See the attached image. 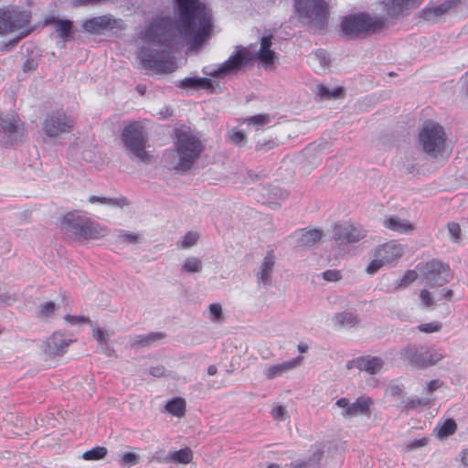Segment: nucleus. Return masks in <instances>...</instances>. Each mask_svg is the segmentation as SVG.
I'll return each mask as SVG.
<instances>
[{"instance_id":"f257e3e1","label":"nucleus","mask_w":468,"mask_h":468,"mask_svg":"<svg viewBox=\"0 0 468 468\" xmlns=\"http://www.w3.org/2000/svg\"><path fill=\"white\" fill-rule=\"evenodd\" d=\"M178 15L174 22L171 17L155 18L146 29L144 45L137 57L144 69L156 73H171L176 64L171 49L180 37L192 48H198L210 37L211 12L199 0H176Z\"/></svg>"},{"instance_id":"f03ea898","label":"nucleus","mask_w":468,"mask_h":468,"mask_svg":"<svg viewBox=\"0 0 468 468\" xmlns=\"http://www.w3.org/2000/svg\"><path fill=\"white\" fill-rule=\"evenodd\" d=\"M204 149L200 138L190 130L176 131L175 151L165 156L171 158L170 163L176 171L186 172L192 168Z\"/></svg>"},{"instance_id":"7ed1b4c3","label":"nucleus","mask_w":468,"mask_h":468,"mask_svg":"<svg viewBox=\"0 0 468 468\" xmlns=\"http://www.w3.org/2000/svg\"><path fill=\"white\" fill-rule=\"evenodd\" d=\"M121 141L131 158H137L144 163L150 161V155L146 151L147 133L139 122H133L122 129Z\"/></svg>"},{"instance_id":"20e7f679","label":"nucleus","mask_w":468,"mask_h":468,"mask_svg":"<svg viewBox=\"0 0 468 468\" xmlns=\"http://www.w3.org/2000/svg\"><path fill=\"white\" fill-rule=\"evenodd\" d=\"M385 20L366 13L346 16L342 21L344 34L351 38L364 37L382 30Z\"/></svg>"},{"instance_id":"39448f33","label":"nucleus","mask_w":468,"mask_h":468,"mask_svg":"<svg viewBox=\"0 0 468 468\" xmlns=\"http://www.w3.org/2000/svg\"><path fill=\"white\" fill-rule=\"evenodd\" d=\"M419 144L424 153L432 158L441 156L445 152L446 133L444 128L436 122H424L419 133Z\"/></svg>"},{"instance_id":"423d86ee","label":"nucleus","mask_w":468,"mask_h":468,"mask_svg":"<svg viewBox=\"0 0 468 468\" xmlns=\"http://www.w3.org/2000/svg\"><path fill=\"white\" fill-rule=\"evenodd\" d=\"M399 355L403 361L416 368L432 367L443 358V355L433 348L412 344L403 347Z\"/></svg>"},{"instance_id":"0eeeda50","label":"nucleus","mask_w":468,"mask_h":468,"mask_svg":"<svg viewBox=\"0 0 468 468\" xmlns=\"http://www.w3.org/2000/svg\"><path fill=\"white\" fill-rule=\"evenodd\" d=\"M295 10L303 23L322 28L327 18L324 0H295Z\"/></svg>"},{"instance_id":"6e6552de","label":"nucleus","mask_w":468,"mask_h":468,"mask_svg":"<svg viewBox=\"0 0 468 468\" xmlns=\"http://www.w3.org/2000/svg\"><path fill=\"white\" fill-rule=\"evenodd\" d=\"M253 58L254 56L249 49L238 47L236 51L225 62L221 63L217 69L208 70L204 69L203 73L214 78H225L237 74L239 69Z\"/></svg>"},{"instance_id":"1a4fd4ad","label":"nucleus","mask_w":468,"mask_h":468,"mask_svg":"<svg viewBox=\"0 0 468 468\" xmlns=\"http://www.w3.org/2000/svg\"><path fill=\"white\" fill-rule=\"evenodd\" d=\"M425 280L431 286H442L452 278L450 266L437 260H432L425 265Z\"/></svg>"},{"instance_id":"9d476101","label":"nucleus","mask_w":468,"mask_h":468,"mask_svg":"<svg viewBox=\"0 0 468 468\" xmlns=\"http://www.w3.org/2000/svg\"><path fill=\"white\" fill-rule=\"evenodd\" d=\"M42 126L48 137H57L63 133L70 132L73 126V120L64 112H57L48 115Z\"/></svg>"},{"instance_id":"9b49d317","label":"nucleus","mask_w":468,"mask_h":468,"mask_svg":"<svg viewBox=\"0 0 468 468\" xmlns=\"http://www.w3.org/2000/svg\"><path fill=\"white\" fill-rule=\"evenodd\" d=\"M367 235V231L358 225L343 224L337 225L334 229L333 239L339 244H348L358 242Z\"/></svg>"},{"instance_id":"f8f14e48","label":"nucleus","mask_w":468,"mask_h":468,"mask_svg":"<svg viewBox=\"0 0 468 468\" xmlns=\"http://www.w3.org/2000/svg\"><path fill=\"white\" fill-rule=\"evenodd\" d=\"M372 400L369 398L360 397L355 402L350 403L346 398H341L336 400L335 405L343 409L342 416L351 419L359 415H367L369 412Z\"/></svg>"},{"instance_id":"ddd939ff","label":"nucleus","mask_w":468,"mask_h":468,"mask_svg":"<svg viewBox=\"0 0 468 468\" xmlns=\"http://www.w3.org/2000/svg\"><path fill=\"white\" fill-rule=\"evenodd\" d=\"M87 218H82L78 212L67 213L61 221L62 228L66 233L75 240H82L84 234V226Z\"/></svg>"},{"instance_id":"4468645a","label":"nucleus","mask_w":468,"mask_h":468,"mask_svg":"<svg viewBox=\"0 0 468 468\" xmlns=\"http://www.w3.org/2000/svg\"><path fill=\"white\" fill-rule=\"evenodd\" d=\"M72 342L69 336L61 333H54L43 344V350L50 356H60L66 352V348Z\"/></svg>"},{"instance_id":"2eb2a0df","label":"nucleus","mask_w":468,"mask_h":468,"mask_svg":"<svg viewBox=\"0 0 468 468\" xmlns=\"http://www.w3.org/2000/svg\"><path fill=\"white\" fill-rule=\"evenodd\" d=\"M8 12V22L10 24V33L19 31V38L27 36L31 29L29 28L30 24V13L28 11H7Z\"/></svg>"},{"instance_id":"dca6fc26","label":"nucleus","mask_w":468,"mask_h":468,"mask_svg":"<svg viewBox=\"0 0 468 468\" xmlns=\"http://www.w3.org/2000/svg\"><path fill=\"white\" fill-rule=\"evenodd\" d=\"M275 267V254L273 250L266 253L262 262L257 270H255V276L259 284L267 287L271 284V275Z\"/></svg>"},{"instance_id":"f3484780","label":"nucleus","mask_w":468,"mask_h":468,"mask_svg":"<svg viewBox=\"0 0 468 468\" xmlns=\"http://www.w3.org/2000/svg\"><path fill=\"white\" fill-rule=\"evenodd\" d=\"M356 367L360 371H366L370 375L380 372L384 366V360L379 356H360L347 363V368Z\"/></svg>"},{"instance_id":"a211bd4d","label":"nucleus","mask_w":468,"mask_h":468,"mask_svg":"<svg viewBox=\"0 0 468 468\" xmlns=\"http://www.w3.org/2000/svg\"><path fill=\"white\" fill-rule=\"evenodd\" d=\"M117 24L118 21L110 16H100L84 21L82 27L87 32L99 34L104 29L114 28Z\"/></svg>"},{"instance_id":"6ab92c4d","label":"nucleus","mask_w":468,"mask_h":468,"mask_svg":"<svg viewBox=\"0 0 468 468\" xmlns=\"http://www.w3.org/2000/svg\"><path fill=\"white\" fill-rule=\"evenodd\" d=\"M423 0H388L387 12L390 16H405L410 9H415Z\"/></svg>"},{"instance_id":"aec40b11","label":"nucleus","mask_w":468,"mask_h":468,"mask_svg":"<svg viewBox=\"0 0 468 468\" xmlns=\"http://www.w3.org/2000/svg\"><path fill=\"white\" fill-rule=\"evenodd\" d=\"M215 85L218 86L217 82L207 78L191 77L181 80L178 87L182 89L207 90L213 92Z\"/></svg>"},{"instance_id":"412c9836","label":"nucleus","mask_w":468,"mask_h":468,"mask_svg":"<svg viewBox=\"0 0 468 468\" xmlns=\"http://www.w3.org/2000/svg\"><path fill=\"white\" fill-rule=\"evenodd\" d=\"M376 253L388 264L403 255V247L400 244L388 242L378 249Z\"/></svg>"},{"instance_id":"4be33fe9","label":"nucleus","mask_w":468,"mask_h":468,"mask_svg":"<svg viewBox=\"0 0 468 468\" xmlns=\"http://www.w3.org/2000/svg\"><path fill=\"white\" fill-rule=\"evenodd\" d=\"M45 24H51L55 27L58 37L63 40H69L72 29V22L69 20H62L55 16L48 17L45 20Z\"/></svg>"},{"instance_id":"5701e85b","label":"nucleus","mask_w":468,"mask_h":468,"mask_svg":"<svg viewBox=\"0 0 468 468\" xmlns=\"http://www.w3.org/2000/svg\"><path fill=\"white\" fill-rule=\"evenodd\" d=\"M384 226L400 234H409L413 231L414 226L409 220L402 219L398 216H391L385 219Z\"/></svg>"},{"instance_id":"b1692460","label":"nucleus","mask_w":468,"mask_h":468,"mask_svg":"<svg viewBox=\"0 0 468 468\" xmlns=\"http://www.w3.org/2000/svg\"><path fill=\"white\" fill-rule=\"evenodd\" d=\"M330 63V55L324 49H318L309 57V64L315 72L324 71Z\"/></svg>"},{"instance_id":"393cba45","label":"nucleus","mask_w":468,"mask_h":468,"mask_svg":"<svg viewBox=\"0 0 468 468\" xmlns=\"http://www.w3.org/2000/svg\"><path fill=\"white\" fill-rule=\"evenodd\" d=\"M298 364V359L282 362L281 364L273 365L264 370V377L267 379H273L281 377L284 373L293 369Z\"/></svg>"},{"instance_id":"a878e982","label":"nucleus","mask_w":468,"mask_h":468,"mask_svg":"<svg viewBox=\"0 0 468 468\" xmlns=\"http://www.w3.org/2000/svg\"><path fill=\"white\" fill-rule=\"evenodd\" d=\"M322 238V232L318 229H310L301 231L300 237L297 239V247L301 249H307L313 247Z\"/></svg>"},{"instance_id":"bb28decb","label":"nucleus","mask_w":468,"mask_h":468,"mask_svg":"<svg viewBox=\"0 0 468 468\" xmlns=\"http://www.w3.org/2000/svg\"><path fill=\"white\" fill-rule=\"evenodd\" d=\"M165 337L162 332H153L147 335H136L131 342L133 347H146Z\"/></svg>"},{"instance_id":"cd10ccee","label":"nucleus","mask_w":468,"mask_h":468,"mask_svg":"<svg viewBox=\"0 0 468 468\" xmlns=\"http://www.w3.org/2000/svg\"><path fill=\"white\" fill-rule=\"evenodd\" d=\"M193 452L189 447H186L179 451L170 452L165 458V463H175L187 464L192 462Z\"/></svg>"},{"instance_id":"c85d7f7f","label":"nucleus","mask_w":468,"mask_h":468,"mask_svg":"<svg viewBox=\"0 0 468 468\" xmlns=\"http://www.w3.org/2000/svg\"><path fill=\"white\" fill-rule=\"evenodd\" d=\"M432 400L428 398H407L398 406L402 412L408 413L420 407H428L431 405Z\"/></svg>"},{"instance_id":"c756f323","label":"nucleus","mask_w":468,"mask_h":468,"mask_svg":"<svg viewBox=\"0 0 468 468\" xmlns=\"http://www.w3.org/2000/svg\"><path fill=\"white\" fill-rule=\"evenodd\" d=\"M106 232L107 230L105 228L87 218V221L84 226V234L82 236V240L100 239L101 237H104L106 235Z\"/></svg>"},{"instance_id":"7c9ffc66","label":"nucleus","mask_w":468,"mask_h":468,"mask_svg":"<svg viewBox=\"0 0 468 468\" xmlns=\"http://www.w3.org/2000/svg\"><path fill=\"white\" fill-rule=\"evenodd\" d=\"M334 322L335 325L342 327H354L358 324L359 319L353 313L341 312L335 315Z\"/></svg>"},{"instance_id":"2f4dec72","label":"nucleus","mask_w":468,"mask_h":468,"mask_svg":"<svg viewBox=\"0 0 468 468\" xmlns=\"http://www.w3.org/2000/svg\"><path fill=\"white\" fill-rule=\"evenodd\" d=\"M165 409L172 415L182 417L186 411V401L181 398H175L166 403Z\"/></svg>"},{"instance_id":"473e14b6","label":"nucleus","mask_w":468,"mask_h":468,"mask_svg":"<svg viewBox=\"0 0 468 468\" xmlns=\"http://www.w3.org/2000/svg\"><path fill=\"white\" fill-rule=\"evenodd\" d=\"M315 93L321 100L336 99L343 95L344 90L342 88L330 90L324 85H317Z\"/></svg>"},{"instance_id":"72a5a7b5","label":"nucleus","mask_w":468,"mask_h":468,"mask_svg":"<svg viewBox=\"0 0 468 468\" xmlns=\"http://www.w3.org/2000/svg\"><path fill=\"white\" fill-rule=\"evenodd\" d=\"M452 6V2H444L441 5L432 6V7H426L423 9L424 17L428 20L431 19V16H441L444 14H446Z\"/></svg>"},{"instance_id":"f704fd0d","label":"nucleus","mask_w":468,"mask_h":468,"mask_svg":"<svg viewBox=\"0 0 468 468\" xmlns=\"http://www.w3.org/2000/svg\"><path fill=\"white\" fill-rule=\"evenodd\" d=\"M264 191L266 194L263 195L268 197L271 203H275L276 200H284L289 196L286 190L274 186L264 188Z\"/></svg>"},{"instance_id":"c9c22d12","label":"nucleus","mask_w":468,"mask_h":468,"mask_svg":"<svg viewBox=\"0 0 468 468\" xmlns=\"http://www.w3.org/2000/svg\"><path fill=\"white\" fill-rule=\"evenodd\" d=\"M456 429V422L452 419H448L441 425H439L436 428L437 435L440 438H445L450 435H452L455 432Z\"/></svg>"},{"instance_id":"e433bc0d","label":"nucleus","mask_w":468,"mask_h":468,"mask_svg":"<svg viewBox=\"0 0 468 468\" xmlns=\"http://www.w3.org/2000/svg\"><path fill=\"white\" fill-rule=\"evenodd\" d=\"M107 449L102 446L94 447L91 450L85 452L82 458L87 461H98L105 457Z\"/></svg>"},{"instance_id":"4c0bfd02","label":"nucleus","mask_w":468,"mask_h":468,"mask_svg":"<svg viewBox=\"0 0 468 468\" xmlns=\"http://www.w3.org/2000/svg\"><path fill=\"white\" fill-rule=\"evenodd\" d=\"M89 201L90 203H100V204H107L110 206H125L127 205V200L125 198L116 199V198H106L103 197L90 196L89 197Z\"/></svg>"},{"instance_id":"58836bf2","label":"nucleus","mask_w":468,"mask_h":468,"mask_svg":"<svg viewBox=\"0 0 468 468\" xmlns=\"http://www.w3.org/2000/svg\"><path fill=\"white\" fill-rule=\"evenodd\" d=\"M182 270L186 272H200L202 271V262L196 257H189L186 260Z\"/></svg>"},{"instance_id":"ea45409f","label":"nucleus","mask_w":468,"mask_h":468,"mask_svg":"<svg viewBox=\"0 0 468 468\" xmlns=\"http://www.w3.org/2000/svg\"><path fill=\"white\" fill-rule=\"evenodd\" d=\"M253 56L258 58L265 66H268L272 64L275 53L271 48H266L259 49Z\"/></svg>"},{"instance_id":"a19ab883","label":"nucleus","mask_w":468,"mask_h":468,"mask_svg":"<svg viewBox=\"0 0 468 468\" xmlns=\"http://www.w3.org/2000/svg\"><path fill=\"white\" fill-rule=\"evenodd\" d=\"M246 122L248 125L261 126L271 122V116L269 114H257L248 118Z\"/></svg>"},{"instance_id":"79ce46f5","label":"nucleus","mask_w":468,"mask_h":468,"mask_svg":"<svg viewBox=\"0 0 468 468\" xmlns=\"http://www.w3.org/2000/svg\"><path fill=\"white\" fill-rule=\"evenodd\" d=\"M387 263L382 261L380 257L375 252L374 259L370 261L367 267V272L368 274H375L381 267Z\"/></svg>"},{"instance_id":"37998d69","label":"nucleus","mask_w":468,"mask_h":468,"mask_svg":"<svg viewBox=\"0 0 468 468\" xmlns=\"http://www.w3.org/2000/svg\"><path fill=\"white\" fill-rule=\"evenodd\" d=\"M418 278V274L415 271H407L403 277L399 280V287L405 288L411 284Z\"/></svg>"},{"instance_id":"c03bdc74","label":"nucleus","mask_w":468,"mask_h":468,"mask_svg":"<svg viewBox=\"0 0 468 468\" xmlns=\"http://www.w3.org/2000/svg\"><path fill=\"white\" fill-rule=\"evenodd\" d=\"M198 239L199 235L197 232L189 231L184 236L181 247L183 249L192 247L197 242Z\"/></svg>"},{"instance_id":"a18cd8bd","label":"nucleus","mask_w":468,"mask_h":468,"mask_svg":"<svg viewBox=\"0 0 468 468\" xmlns=\"http://www.w3.org/2000/svg\"><path fill=\"white\" fill-rule=\"evenodd\" d=\"M441 324L440 322H431L427 324H421L418 325V330L423 333H434L440 331Z\"/></svg>"},{"instance_id":"49530a36","label":"nucleus","mask_w":468,"mask_h":468,"mask_svg":"<svg viewBox=\"0 0 468 468\" xmlns=\"http://www.w3.org/2000/svg\"><path fill=\"white\" fill-rule=\"evenodd\" d=\"M10 28L8 12L0 10V35L10 33Z\"/></svg>"},{"instance_id":"de8ad7c7","label":"nucleus","mask_w":468,"mask_h":468,"mask_svg":"<svg viewBox=\"0 0 468 468\" xmlns=\"http://www.w3.org/2000/svg\"><path fill=\"white\" fill-rule=\"evenodd\" d=\"M118 239L124 243L135 244L139 242L140 237L137 234L120 231Z\"/></svg>"},{"instance_id":"09e8293b","label":"nucleus","mask_w":468,"mask_h":468,"mask_svg":"<svg viewBox=\"0 0 468 468\" xmlns=\"http://www.w3.org/2000/svg\"><path fill=\"white\" fill-rule=\"evenodd\" d=\"M427 443H428L427 438L415 439V440L409 441L405 444V450L407 452H410V451L424 447L427 445Z\"/></svg>"},{"instance_id":"8fccbe9b","label":"nucleus","mask_w":468,"mask_h":468,"mask_svg":"<svg viewBox=\"0 0 468 468\" xmlns=\"http://www.w3.org/2000/svg\"><path fill=\"white\" fill-rule=\"evenodd\" d=\"M139 456L133 452H126L122 457L121 464L123 466H133L139 462Z\"/></svg>"},{"instance_id":"3c124183","label":"nucleus","mask_w":468,"mask_h":468,"mask_svg":"<svg viewBox=\"0 0 468 468\" xmlns=\"http://www.w3.org/2000/svg\"><path fill=\"white\" fill-rule=\"evenodd\" d=\"M448 231L451 235L452 239L454 242H459L461 236V228L459 224L455 222H451L448 224Z\"/></svg>"},{"instance_id":"603ef678","label":"nucleus","mask_w":468,"mask_h":468,"mask_svg":"<svg viewBox=\"0 0 468 468\" xmlns=\"http://www.w3.org/2000/svg\"><path fill=\"white\" fill-rule=\"evenodd\" d=\"M55 309H56V305L54 303H52V302L44 303L40 304V306H39V315L48 317L51 314H53Z\"/></svg>"},{"instance_id":"864d4df0","label":"nucleus","mask_w":468,"mask_h":468,"mask_svg":"<svg viewBox=\"0 0 468 468\" xmlns=\"http://www.w3.org/2000/svg\"><path fill=\"white\" fill-rule=\"evenodd\" d=\"M0 128L3 130L4 133L12 134L16 133V125L10 122L9 120L2 119L0 120Z\"/></svg>"},{"instance_id":"5fc2aeb1","label":"nucleus","mask_w":468,"mask_h":468,"mask_svg":"<svg viewBox=\"0 0 468 468\" xmlns=\"http://www.w3.org/2000/svg\"><path fill=\"white\" fill-rule=\"evenodd\" d=\"M322 275L327 282H337L342 278L340 271L337 270H327Z\"/></svg>"},{"instance_id":"6e6d98bb","label":"nucleus","mask_w":468,"mask_h":468,"mask_svg":"<svg viewBox=\"0 0 468 468\" xmlns=\"http://www.w3.org/2000/svg\"><path fill=\"white\" fill-rule=\"evenodd\" d=\"M65 320L70 324H82L90 322V319L83 315L76 316L68 314L65 316Z\"/></svg>"},{"instance_id":"4d7b16f0","label":"nucleus","mask_w":468,"mask_h":468,"mask_svg":"<svg viewBox=\"0 0 468 468\" xmlns=\"http://www.w3.org/2000/svg\"><path fill=\"white\" fill-rule=\"evenodd\" d=\"M420 298L425 307H431L433 304V299L428 290H421L420 292Z\"/></svg>"},{"instance_id":"13d9d810","label":"nucleus","mask_w":468,"mask_h":468,"mask_svg":"<svg viewBox=\"0 0 468 468\" xmlns=\"http://www.w3.org/2000/svg\"><path fill=\"white\" fill-rule=\"evenodd\" d=\"M229 138H230L231 143H233L235 144H239H239H243L245 143V140H246L244 133H242L240 131L233 132L229 135Z\"/></svg>"},{"instance_id":"bf43d9fd","label":"nucleus","mask_w":468,"mask_h":468,"mask_svg":"<svg viewBox=\"0 0 468 468\" xmlns=\"http://www.w3.org/2000/svg\"><path fill=\"white\" fill-rule=\"evenodd\" d=\"M323 454H324V452L321 450H316L315 452H314L312 456L309 458V460L307 462L308 464L310 466L314 465V466H315V468H317L318 464L323 457Z\"/></svg>"},{"instance_id":"052dcab7","label":"nucleus","mask_w":468,"mask_h":468,"mask_svg":"<svg viewBox=\"0 0 468 468\" xmlns=\"http://www.w3.org/2000/svg\"><path fill=\"white\" fill-rule=\"evenodd\" d=\"M209 312L215 320L222 317V307L219 303H211L209 305Z\"/></svg>"},{"instance_id":"680f3d73","label":"nucleus","mask_w":468,"mask_h":468,"mask_svg":"<svg viewBox=\"0 0 468 468\" xmlns=\"http://www.w3.org/2000/svg\"><path fill=\"white\" fill-rule=\"evenodd\" d=\"M286 410L285 408L282 406H277L275 407L271 411V416L275 420H284Z\"/></svg>"},{"instance_id":"e2e57ef3","label":"nucleus","mask_w":468,"mask_h":468,"mask_svg":"<svg viewBox=\"0 0 468 468\" xmlns=\"http://www.w3.org/2000/svg\"><path fill=\"white\" fill-rule=\"evenodd\" d=\"M149 372L153 377L159 378L165 374V368L163 366H155L152 367Z\"/></svg>"},{"instance_id":"0e129e2a","label":"nucleus","mask_w":468,"mask_h":468,"mask_svg":"<svg viewBox=\"0 0 468 468\" xmlns=\"http://www.w3.org/2000/svg\"><path fill=\"white\" fill-rule=\"evenodd\" d=\"M441 385V382L438 379H433V380H431L428 384H427V391L429 393H432L433 391H435L436 389H438Z\"/></svg>"},{"instance_id":"69168bd1","label":"nucleus","mask_w":468,"mask_h":468,"mask_svg":"<svg viewBox=\"0 0 468 468\" xmlns=\"http://www.w3.org/2000/svg\"><path fill=\"white\" fill-rule=\"evenodd\" d=\"M93 336L95 337V339L100 343V344H104L106 343L107 341V336L106 335L104 334V332L101 329H97L96 331H94L93 333Z\"/></svg>"},{"instance_id":"338daca9","label":"nucleus","mask_w":468,"mask_h":468,"mask_svg":"<svg viewBox=\"0 0 468 468\" xmlns=\"http://www.w3.org/2000/svg\"><path fill=\"white\" fill-rule=\"evenodd\" d=\"M452 295H453V292H452V290H450V289H442L439 292L438 300L446 299V300L450 301L452 299Z\"/></svg>"},{"instance_id":"774afa93","label":"nucleus","mask_w":468,"mask_h":468,"mask_svg":"<svg viewBox=\"0 0 468 468\" xmlns=\"http://www.w3.org/2000/svg\"><path fill=\"white\" fill-rule=\"evenodd\" d=\"M271 46V36L262 37L261 39V48L260 49L270 48Z\"/></svg>"}]
</instances>
